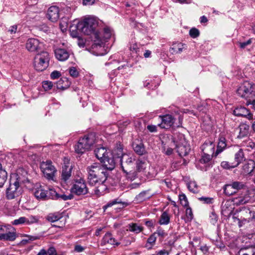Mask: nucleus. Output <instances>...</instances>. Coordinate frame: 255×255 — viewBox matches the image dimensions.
Wrapping results in <instances>:
<instances>
[{"instance_id": "nucleus-37", "label": "nucleus", "mask_w": 255, "mask_h": 255, "mask_svg": "<svg viewBox=\"0 0 255 255\" xmlns=\"http://www.w3.org/2000/svg\"><path fill=\"white\" fill-rule=\"evenodd\" d=\"M71 17V13H69L68 15L63 16L61 19L59 26L62 31H64L66 30L68 26L69 20Z\"/></svg>"}, {"instance_id": "nucleus-28", "label": "nucleus", "mask_w": 255, "mask_h": 255, "mask_svg": "<svg viewBox=\"0 0 255 255\" xmlns=\"http://www.w3.org/2000/svg\"><path fill=\"white\" fill-rule=\"evenodd\" d=\"M55 84L58 89L63 90L67 89L69 87L70 82L67 78L63 77L58 80Z\"/></svg>"}, {"instance_id": "nucleus-10", "label": "nucleus", "mask_w": 255, "mask_h": 255, "mask_svg": "<svg viewBox=\"0 0 255 255\" xmlns=\"http://www.w3.org/2000/svg\"><path fill=\"white\" fill-rule=\"evenodd\" d=\"M40 168L45 177L49 180L53 179L56 170L50 160H47L46 162H41Z\"/></svg>"}, {"instance_id": "nucleus-24", "label": "nucleus", "mask_w": 255, "mask_h": 255, "mask_svg": "<svg viewBox=\"0 0 255 255\" xmlns=\"http://www.w3.org/2000/svg\"><path fill=\"white\" fill-rule=\"evenodd\" d=\"M215 145L210 140H206L202 145V150L203 153L213 155L214 153Z\"/></svg>"}, {"instance_id": "nucleus-21", "label": "nucleus", "mask_w": 255, "mask_h": 255, "mask_svg": "<svg viewBox=\"0 0 255 255\" xmlns=\"http://www.w3.org/2000/svg\"><path fill=\"white\" fill-rule=\"evenodd\" d=\"M47 187L37 185L35 189L34 195L37 199L46 200Z\"/></svg>"}, {"instance_id": "nucleus-56", "label": "nucleus", "mask_w": 255, "mask_h": 255, "mask_svg": "<svg viewBox=\"0 0 255 255\" xmlns=\"http://www.w3.org/2000/svg\"><path fill=\"white\" fill-rule=\"evenodd\" d=\"M210 223L215 225L218 220V217L215 212H212L209 216Z\"/></svg>"}, {"instance_id": "nucleus-43", "label": "nucleus", "mask_w": 255, "mask_h": 255, "mask_svg": "<svg viewBox=\"0 0 255 255\" xmlns=\"http://www.w3.org/2000/svg\"><path fill=\"white\" fill-rule=\"evenodd\" d=\"M7 177L6 171L2 168L1 164L0 163V188L3 187Z\"/></svg>"}, {"instance_id": "nucleus-27", "label": "nucleus", "mask_w": 255, "mask_h": 255, "mask_svg": "<svg viewBox=\"0 0 255 255\" xmlns=\"http://www.w3.org/2000/svg\"><path fill=\"white\" fill-rule=\"evenodd\" d=\"M227 140L225 137L221 136L219 138L217 150L215 152V156L221 153L227 147Z\"/></svg>"}, {"instance_id": "nucleus-20", "label": "nucleus", "mask_w": 255, "mask_h": 255, "mask_svg": "<svg viewBox=\"0 0 255 255\" xmlns=\"http://www.w3.org/2000/svg\"><path fill=\"white\" fill-rule=\"evenodd\" d=\"M234 115L238 117H244L249 120L253 119V115L249 110L243 107L236 108L233 111Z\"/></svg>"}, {"instance_id": "nucleus-50", "label": "nucleus", "mask_w": 255, "mask_h": 255, "mask_svg": "<svg viewBox=\"0 0 255 255\" xmlns=\"http://www.w3.org/2000/svg\"><path fill=\"white\" fill-rule=\"evenodd\" d=\"M212 156L213 155L203 153L202 158L200 160V162L201 163H207L211 160Z\"/></svg>"}, {"instance_id": "nucleus-53", "label": "nucleus", "mask_w": 255, "mask_h": 255, "mask_svg": "<svg viewBox=\"0 0 255 255\" xmlns=\"http://www.w3.org/2000/svg\"><path fill=\"white\" fill-rule=\"evenodd\" d=\"M221 166L225 169H230V168H233L236 167V165L234 164V162H229L228 161H223L221 163Z\"/></svg>"}, {"instance_id": "nucleus-2", "label": "nucleus", "mask_w": 255, "mask_h": 255, "mask_svg": "<svg viewBox=\"0 0 255 255\" xmlns=\"http://www.w3.org/2000/svg\"><path fill=\"white\" fill-rule=\"evenodd\" d=\"M96 137L94 133H90L80 138L78 143L75 146V151L78 154H82L91 147L95 143Z\"/></svg>"}, {"instance_id": "nucleus-31", "label": "nucleus", "mask_w": 255, "mask_h": 255, "mask_svg": "<svg viewBox=\"0 0 255 255\" xmlns=\"http://www.w3.org/2000/svg\"><path fill=\"white\" fill-rule=\"evenodd\" d=\"M233 209L231 205V202L226 201L222 205V213L225 216H229L232 213Z\"/></svg>"}, {"instance_id": "nucleus-63", "label": "nucleus", "mask_w": 255, "mask_h": 255, "mask_svg": "<svg viewBox=\"0 0 255 255\" xmlns=\"http://www.w3.org/2000/svg\"><path fill=\"white\" fill-rule=\"evenodd\" d=\"M199 200L203 201L204 203L211 204L212 203L213 198L210 197H202L199 198Z\"/></svg>"}, {"instance_id": "nucleus-51", "label": "nucleus", "mask_w": 255, "mask_h": 255, "mask_svg": "<svg viewBox=\"0 0 255 255\" xmlns=\"http://www.w3.org/2000/svg\"><path fill=\"white\" fill-rule=\"evenodd\" d=\"M186 209V222H190L193 218V214L191 208L188 206Z\"/></svg>"}, {"instance_id": "nucleus-57", "label": "nucleus", "mask_w": 255, "mask_h": 255, "mask_svg": "<svg viewBox=\"0 0 255 255\" xmlns=\"http://www.w3.org/2000/svg\"><path fill=\"white\" fill-rule=\"evenodd\" d=\"M239 211L237 210L236 212L233 214V219L234 222L238 221L239 227H241L242 226V224H243V220H240L241 219V218L240 217V215H237V213Z\"/></svg>"}, {"instance_id": "nucleus-36", "label": "nucleus", "mask_w": 255, "mask_h": 255, "mask_svg": "<svg viewBox=\"0 0 255 255\" xmlns=\"http://www.w3.org/2000/svg\"><path fill=\"white\" fill-rule=\"evenodd\" d=\"M62 217L63 216L62 214L59 213L58 212H56L54 213L49 214L45 217V219L49 222L54 223L60 220L62 218Z\"/></svg>"}, {"instance_id": "nucleus-47", "label": "nucleus", "mask_w": 255, "mask_h": 255, "mask_svg": "<svg viewBox=\"0 0 255 255\" xmlns=\"http://www.w3.org/2000/svg\"><path fill=\"white\" fill-rule=\"evenodd\" d=\"M231 184L236 193H237L239 190L244 189L246 186L245 184L243 182L234 181L232 182Z\"/></svg>"}, {"instance_id": "nucleus-62", "label": "nucleus", "mask_w": 255, "mask_h": 255, "mask_svg": "<svg viewBox=\"0 0 255 255\" xmlns=\"http://www.w3.org/2000/svg\"><path fill=\"white\" fill-rule=\"evenodd\" d=\"M246 105L251 106V107L255 111V97L251 98L247 100Z\"/></svg>"}, {"instance_id": "nucleus-19", "label": "nucleus", "mask_w": 255, "mask_h": 255, "mask_svg": "<svg viewBox=\"0 0 255 255\" xmlns=\"http://www.w3.org/2000/svg\"><path fill=\"white\" fill-rule=\"evenodd\" d=\"M54 53L56 58L61 61L67 60L70 55V52L69 50L62 48H58L55 49Z\"/></svg>"}, {"instance_id": "nucleus-52", "label": "nucleus", "mask_w": 255, "mask_h": 255, "mask_svg": "<svg viewBox=\"0 0 255 255\" xmlns=\"http://www.w3.org/2000/svg\"><path fill=\"white\" fill-rule=\"evenodd\" d=\"M39 219L37 216L31 215L26 218V224L30 225L36 223L38 222Z\"/></svg>"}, {"instance_id": "nucleus-26", "label": "nucleus", "mask_w": 255, "mask_h": 255, "mask_svg": "<svg viewBox=\"0 0 255 255\" xmlns=\"http://www.w3.org/2000/svg\"><path fill=\"white\" fill-rule=\"evenodd\" d=\"M255 167V162L252 160H250L244 164L242 167V172L245 175L250 174L253 171Z\"/></svg>"}, {"instance_id": "nucleus-30", "label": "nucleus", "mask_w": 255, "mask_h": 255, "mask_svg": "<svg viewBox=\"0 0 255 255\" xmlns=\"http://www.w3.org/2000/svg\"><path fill=\"white\" fill-rule=\"evenodd\" d=\"M132 146L134 151L138 155H142L146 153V150L144 146L141 142L138 143L134 142L133 143Z\"/></svg>"}, {"instance_id": "nucleus-34", "label": "nucleus", "mask_w": 255, "mask_h": 255, "mask_svg": "<svg viewBox=\"0 0 255 255\" xmlns=\"http://www.w3.org/2000/svg\"><path fill=\"white\" fill-rule=\"evenodd\" d=\"M94 152L96 157L100 161L109 154L106 149L103 147L96 148L94 150Z\"/></svg>"}, {"instance_id": "nucleus-49", "label": "nucleus", "mask_w": 255, "mask_h": 255, "mask_svg": "<svg viewBox=\"0 0 255 255\" xmlns=\"http://www.w3.org/2000/svg\"><path fill=\"white\" fill-rule=\"evenodd\" d=\"M117 204H123V203L119 198L115 199L113 200L109 201L106 205L104 206L103 209L104 210H105L108 208L111 207Z\"/></svg>"}, {"instance_id": "nucleus-6", "label": "nucleus", "mask_w": 255, "mask_h": 255, "mask_svg": "<svg viewBox=\"0 0 255 255\" xmlns=\"http://www.w3.org/2000/svg\"><path fill=\"white\" fill-rule=\"evenodd\" d=\"M10 180L21 187L30 182L27 177V172L23 168H19L16 173L12 174Z\"/></svg>"}, {"instance_id": "nucleus-3", "label": "nucleus", "mask_w": 255, "mask_h": 255, "mask_svg": "<svg viewBox=\"0 0 255 255\" xmlns=\"http://www.w3.org/2000/svg\"><path fill=\"white\" fill-rule=\"evenodd\" d=\"M179 136V139H177L175 136L174 137V142L176 143L177 152L180 156H185L188 154L191 148L188 141L185 139L184 135L180 134Z\"/></svg>"}, {"instance_id": "nucleus-25", "label": "nucleus", "mask_w": 255, "mask_h": 255, "mask_svg": "<svg viewBox=\"0 0 255 255\" xmlns=\"http://www.w3.org/2000/svg\"><path fill=\"white\" fill-rule=\"evenodd\" d=\"M72 169V166L70 165L69 163L63 165L61 172L62 180L66 182L69 179L71 176Z\"/></svg>"}, {"instance_id": "nucleus-8", "label": "nucleus", "mask_w": 255, "mask_h": 255, "mask_svg": "<svg viewBox=\"0 0 255 255\" xmlns=\"http://www.w3.org/2000/svg\"><path fill=\"white\" fill-rule=\"evenodd\" d=\"M70 191L72 193L77 195L86 194L88 192V189L84 179L80 178L75 180Z\"/></svg>"}, {"instance_id": "nucleus-18", "label": "nucleus", "mask_w": 255, "mask_h": 255, "mask_svg": "<svg viewBox=\"0 0 255 255\" xmlns=\"http://www.w3.org/2000/svg\"><path fill=\"white\" fill-rule=\"evenodd\" d=\"M42 44L36 38H29L26 43V48L29 51L35 52L41 49Z\"/></svg>"}, {"instance_id": "nucleus-61", "label": "nucleus", "mask_w": 255, "mask_h": 255, "mask_svg": "<svg viewBox=\"0 0 255 255\" xmlns=\"http://www.w3.org/2000/svg\"><path fill=\"white\" fill-rule=\"evenodd\" d=\"M70 75L73 77H77L79 75V72L75 67H72L69 69Z\"/></svg>"}, {"instance_id": "nucleus-13", "label": "nucleus", "mask_w": 255, "mask_h": 255, "mask_svg": "<svg viewBox=\"0 0 255 255\" xmlns=\"http://www.w3.org/2000/svg\"><path fill=\"white\" fill-rule=\"evenodd\" d=\"M161 122L158 126L162 128H169L171 127L175 122V118L170 114L159 116Z\"/></svg>"}, {"instance_id": "nucleus-11", "label": "nucleus", "mask_w": 255, "mask_h": 255, "mask_svg": "<svg viewBox=\"0 0 255 255\" xmlns=\"http://www.w3.org/2000/svg\"><path fill=\"white\" fill-rule=\"evenodd\" d=\"M46 200L48 199H55V200H62L66 201L73 199V195L72 194H69L68 195H66L64 194H60L53 189H50L47 188L46 192Z\"/></svg>"}, {"instance_id": "nucleus-60", "label": "nucleus", "mask_w": 255, "mask_h": 255, "mask_svg": "<svg viewBox=\"0 0 255 255\" xmlns=\"http://www.w3.org/2000/svg\"><path fill=\"white\" fill-rule=\"evenodd\" d=\"M153 234H155V235L157 234L159 237H160L162 238L167 236V233H166L164 230L162 229L160 227H158L156 231Z\"/></svg>"}, {"instance_id": "nucleus-17", "label": "nucleus", "mask_w": 255, "mask_h": 255, "mask_svg": "<svg viewBox=\"0 0 255 255\" xmlns=\"http://www.w3.org/2000/svg\"><path fill=\"white\" fill-rule=\"evenodd\" d=\"M59 7L55 5L51 6L47 10V18L53 22H56L59 18Z\"/></svg>"}, {"instance_id": "nucleus-64", "label": "nucleus", "mask_w": 255, "mask_h": 255, "mask_svg": "<svg viewBox=\"0 0 255 255\" xmlns=\"http://www.w3.org/2000/svg\"><path fill=\"white\" fill-rule=\"evenodd\" d=\"M47 251V255H57V252L56 249L53 247H50Z\"/></svg>"}, {"instance_id": "nucleus-58", "label": "nucleus", "mask_w": 255, "mask_h": 255, "mask_svg": "<svg viewBox=\"0 0 255 255\" xmlns=\"http://www.w3.org/2000/svg\"><path fill=\"white\" fill-rule=\"evenodd\" d=\"M200 32L198 29L192 28L189 31L190 36L193 38H196L199 35Z\"/></svg>"}, {"instance_id": "nucleus-23", "label": "nucleus", "mask_w": 255, "mask_h": 255, "mask_svg": "<svg viewBox=\"0 0 255 255\" xmlns=\"http://www.w3.org/2000/svg\"><path fill=\"white\" fill-rule=\"evenodd\" d=\"M126 154L123 152V145L120 143L117 145V146L112 150V155L117 161H120V158H123V156Z\"/></svg>"}, {"instance_id": "nucleus-5", "label": "nucleus", "mask_w": 255, "mask_h": 255, "mask_svg": "<svg viewBox=\"0 0 255 255\" xmlns=\"http://www.w3.org/2000/svg\"><path fill=\"white\" fill-rule=\"evenodd\" d=\"M237 94L242 98L247 100L255 97V91H254L253 85L249 82H244L237 90Z\"/></svg>"}, {"instance_id": "nucleus-35", "label": "nucleus", "mask_w": 255, "mask_h": 255, "mask_svg": "<svg viewBox=\"0 0 255 255\" xmlns=\"http://www.w3.org/2000/svg\"><path fill=\"white\" fill-rule=\"evenodd\" d=\"M245 160L243 150L241 148L235 153L234 161L233 162L236 166H238L243 160Z\"/></svg>"}, {"instance_id": "nucleus-42", "label": "nucleus", "mask_w": 255, "mask_h": 255, "mask_svg": "<svg viewBox=\"0 0 255 255\" xmlns=\"http://www.w3.org/2000/svg\"><path fill=\"white\" fill-rule=\"evenodd\" d=\"M156 240V237L155 236V234H152L147 239L146 243L145 245V247L148 250L152 249V247L155 244Z\"/></svg>"}, {"instance_id": "nucleus-55", "label": "nucleus", "mask_w": 255, "mask_h": 255, "mask_svg": "<svg viewBox=\"0 0 255 255\" xmlns=\"http://www.w3.org/2000/svg\"><path fill=\"white\" fill-rule=\"evenodd\" d=\"M26 218L25 217H21L17 219L14 220L12 221V224L14 225H18L23 224H26Z\"/></svg>"}, {"instance_id": "nucleus-54", "label": "nucleus", "mask_w": 255, "mask_h": 255, "mask_svg": "<svg viewBox=\"0 0 255 255\" xmlns=\"http://www.w3.org/2000/svg\"><path fill=\"white\" fill-rule=\"evenodd\" d=\"M179 199L181 204L184 207L188 206V201L185 194H181L179 196Z\"/></svg>"}, {"instance_id": "nucleus-45", "label": "nucleus", "mask_w": 255, "mask_h": 255, "mask_svg": "<svg viewBox=\"0 0 255 255\" xmlns=\"http://www.w3.org/2000/svg\"><path fill=\"white\" fill-rule=\"evenodd\" d=\"M224 192L228 196H231L236 193L234 189L232 187L231 183L225 185L224 187Z\"/></svg>"}, {"instance_id": "nucleus-39", "label": "nucleus", "mask_w": 255, "mask_h": 255, "mask_svg": "<svg viewBox=\"0 0 255 255\" xmlns=\"http://www.w3.org/2000/svg\"><path fill=\"white\" fill-rule=\"evenodd\" d=\"M150 196L148 191H143L136 196L135 199L138 202H142L149 199Z\"/></svg>"}, {"instance_id": "nucleus-59", "label": "nucleus", "mask_w": 255, "mask_h": 255, "mask_svg": "<svg viewBox=\"0 0 255 255\" xmlns=\"http://www.w3.org/2000/svg\"><path fill=\"white\" fill-rule=\"evenodd\" d=\"M53 84L50 81H43L42 83V87L45 91H48L52 88Z\"/></svg>"}, {"instance_id": "nucleus-12", "label": "nucleus", "mask_w": 255, "mask_h": 255, "mask_svg": "<svg viewBox=\"0 0 255 255\" xmlns=\"http://www.w3.org/2000/svg\"><path fill=\"white\" fill-rule=\"evenodd\" d=\"M108 174L106 171L104 170L103 173H98L91 177L88 178V183L91 186H97L98 183L105 182L107 179Z\"/></svg>"}, {"instance_id": "nucleus-38", "label": "nucleus", "mask_w": 255, "mask_h": 255, "mask_svg": "<svg viewBox=\"0 0 255 255\" xmlns=\"http://www.w3.org/2000/svg\"><path fill=\"white\" fill-rule=\"evenodd\" d=\"M16 239L14 232H8L5 234H0V240L13 241Z\"/></svg>"}, {"instance_id": "nucleus-41", "label": "nucleus", "mask_w": 255, "mask_h": 255, "mask_svg": "<svg viewBox=\"0 0 255 255\" xmlns=\"http://www.w3.org/2000/svg\"><path fill=\"white\" fill-rule=\"evenodd\" d=\"M240 132L238 137L243 138L249 134V126L246 124H243L240 126Z\"/></svg>"}, {"instance_id": "nucleus-16", "label": "nucleus", "mask_w": 255, "mask_h": 255, "mask_svg": "<svg viewBox=\"0 0 255 255\" xmlns=\"http://www.w3.org/2000/svg\"><path fill=\"white\" fill-rule=\"evenodd\" d=\"M101 162L103 163L102 166L104 168L105 171H111L115 168L116 163L118 161L110 154L104 157Z\"/></svg>"}, {"instance_id": "nucleus-44", "label": "nucleus", "mask_w": 255, "mask_h": 255, "mask_svg": "<svg viewBox=\"0 0 255 255\" xmlns=\"http://www.w3.org/2000/svg\"><path fill=\"white\" fill-rule=\"evenodd\" d=\"M170 222V217L168 213L166 211L163 212L160 216L159 220L160 225H167Z\"/></svg>"}, {"instance_id": "nucleus-46", "label": "nucleus", "mask_w": 255, "mask_h": 255, "mask_svg": "<svg viewBox=\"0 0 255 255\" xmlns=\"http://www.w3.org/2000/svg\"><path fill=\"white\" fill-rule=\"evenodd\" d=\"M103 31H104L103 36L102 37L100 35V37L102 40V43L101 44V46L103 45V44L104 43V41L106 39H109L112 35V31L110 28L105 27L104 28Z\"/></svg>"}, {"instance_id": "nucleus-9", "label": "nucleus", "mask_w": 255, "mask_h": 255, "mask_svg": "<svg viewBox=\"0 0 255 255\" xmlns=\"http://www.w3.org/2000/svg\"><path fill=\"white\" fill-rule=\"evenodd\" d=\"M22 187L9 180V185L6 189L5 196L7 199L12 200L19 196L22 193Z\"/></svg>"}, {"instance_id": "nucleus-22", "label": "nucleus", "mask_w": 255, "mask_h": 255, "mask_svg": "<svg viewBox=\"0 0 255 255\" xmlns=\"http://www.w3.org/2000/svg\"><path fill=\"white\" fill-rule=\"evenodd\" d=\"M107 244L118 246L120 243L116 240L111 233L108 232L104 235L102 240L101 245L104 246Z\"/></svg>"}, {"instance_id": "nucleus-15", "label": "nucleus", "mask_w": 255, "mask_h": 255, "mask_svg": "<svg viewBox=\"0 0 255 255\" xmlns=\"http://www.w3.org/2000/svg\"><path fill=\"white\" fill-rule=\"evenodd\" d=\"M86 170L88 173L87 178L98 173H103L104 170H105L102 164L97 162L93 163L88 166Z\"/></svg>"}, {"instance_id": "nucleus-48", "label": "nucleus", "mask_w": 255, "mask_h": 255, "mask_svg": "<svg viewBox=\"0 0 255 255\" xmlns=\"http://www.w3.org/2000/svg\"><path fill=\"white\" fill-rule=\"evenodd\" d=\"M250 200V197L248 195H246L243 197H239V198H237V201L236 202V204L238 205L245 204L247 203H249Z\"/></svg>"}, {"instance_id": "nucleus-14", "label": "nucleus", "mask_w": 255, "mask_h": 255, "mask_svg": "<svg viewBox=\"0 0 255 255\" xmlns=\"http://www.w3.org/2000/svg\"><path fill=\"white\" fill-rule=\"evenodd\" d=\"M240 217L243 220V224L250 222L255 219V211H251L250 209L244 207L240 211Z\"/></svg>"}, {"instance_id": "nucleus-4", "label": "nucleus", "mask_w": 255, "mask_h": 255, "mask_svg": "<svg viewBox=\"0 0 255 255\" xmlns=\"http://www.w3.org/2000/svg\"><path fill=\"white\" fill-rule=\"evenodd\" d=\"M49 57L48 52L43 51L37 54L34 58V65L37 71H42L45 70L49 65Z\"/></svg>"}, {"instance_id": "nucleus-1", "label": "nucleus", "mask_w": 255, "mask_h": 255, "mask_svg": "<svg viewBox=\"0 0 255 255\" xmlns=\"http://www.w3.org/2000/svg\"><path fill=\"white\" fill-rule=\"evenodd\" d=\"M97 25L98 23L95 19L87 18L78 23L77 28L86 35H91V38L94 41L93 46H101L102 40L100 37V34L95 30Z\"/></svg>"}, {"instance_id": "nucleus-33", "label": "nucleus", "mask_w": 255, "mask_h": 255, "mask_svg": "<svg viewBox=\"0 0 255 255\" xmlns=\"http://www.w3.org/2000/svg\"><path fill=\"white\" fill-rule=\"evenodd\" d=\"M184 48V45L181 43H173L169 49V51L172 54L180 53Z\"/></svg>"}, {"instance_id": "nucleus-29", "label": "nucleus", "mask_w": 255, "mask_h": 255, "mask_svg": "<svg viewBox=\"0 0 255 255\" xmlns=\"http://www.w3.org/2000/svg\"><path fill=\"white\" fill-rule=\"evenodd\" d=\"M127 230L133 232L135 234H139L143 230V227L142 226L138 225L137 223H131L127 226Z\"/></svg>"}, {"instance_id": "nucleus-40", "label": "nucleus", "mask_w": 255, "mask_h": 255, "mask_svg": "<svg viewBox=\"0 0 255 255\" xmlns=\"http://www.w3.org/2000/svg\"><path fill=\"white\" fill-rule=\"evenodd\" d=\"M135 164L136 170L138 172H141L143 171V170L146 168L147 164L144 159L138 158L136 160L135 159Z\"/></svg>"}, {"instance_id": "nucleus-32", "label": "nucleus", "mask_w": 255, "mask_h": 255, "mask_svg": "<svg viewBox=\"0 0 255 255\" xmlns=\"http://www.w3.org/2000/svg\"><path fill=\"white\" fill-rule=\"evenodd\" d=\"M94 190V194L97 197H100L104 195L106 190L107 189V186L105 184V182L98 183Z\"/></svg>"}, {"instance_id": "nucleus-7", "label": "nucleus", "mask_w": 255, "mask_h": 255, "mask_svg": "<svg viewBox=\"0 0 255 255\" xmlns=\"http://www.w3.org/2000/svg\"><path fill=\"white\" fill-rule=\"evenodd\" d=\"M134 161H135V158L134 155L127 154L123 156V158H120L119 162L121 163L122 168L127 175L133 171Z\"/></svg>"}]
</instances>
